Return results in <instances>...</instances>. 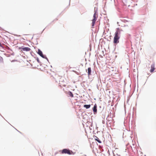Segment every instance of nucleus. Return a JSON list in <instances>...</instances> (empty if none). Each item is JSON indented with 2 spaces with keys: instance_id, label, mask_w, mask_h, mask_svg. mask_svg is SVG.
Here are the masks:
<instances>
[{
  "instance_id": "nucleus-1",
  "label": "nucleus",
  "mask_w": 156,
  "mask_h": 156,
  "mask_svg": "<svg viewBox=\"0 0 156 156\" xmlns=\"http://www.w3.org/2000/svg\"><path fill=\"white\" fill-rule=\"evenodd\" d=\"M120 34V30L118 29L115 32V36L114 38V43H118L119 42V39L120 37L119 35Z\"/></svg>"
},
{
  "instance_id": "nucleus-2",
  "label": "nucleus",
  "mask_w": 156,
  "mask_h": 156,
  "mask_svg": "<svg viewBox=\"0 0 156 156\" xmlns=\"http://www.w3.org/2000/svg\"><path fill=\"white\" fill-rule=\"evenodd\" d=\"M62 154H74V153H73L72 151H70L69 149H64L62 150L61 152Z\"/></svg>"
},
{
  "instance_id": "nucleus-3",
  "label": "nucleus",
  "mask_w": 156,
  "mask_h": 156,
  "mask_svg": "<svg viewBox=\"0 0 156 156\" xmlns=\"http://www.w3.org/2000/svg\"><path fill=\"white\" fill-rule=\"evenodd\" d=\"M98 18V16L97 15L96 13L95 12L93 15V18L92 20V27H94V25L96 21L97 20V19Z\"/></svg>"
},
{
  "instance_id": "nucleus-4",
  "label": "nucleus",
  "mask_w": 156,
  "mask_h": 156,
  "mask_svg": "<svg viewBox=\"0 0 156 156\" xmlns=\"http://www.w3.org/2000/svg\"><path fill=\"white\" fill-rule=\"evenodd\" d=\"M19 49L21 50V51H28L31 50L30 48L28 47H24L22 46L19 48Z\"/></svg>"
},
{
  "instance_id": "nucleus-5",
  "label": "nucleus",
  "mask_w": 156,
  "mask_h": 156,
  "mask_svg": "<svg viewBox=\"0 0 156 156\" xmlns=\"http://www.w3.org/2000/svg\"><path fill=\"white\" fill-rule=\"evenodd\" d=\"M38 53L42 58H46L44 57V55H43L41 51L39 49H38Z\"/></svg>"
},
{
  "instance_id": "nucleus-6",
  "label": "nucleus",
  "mask_w": 156,
  "mask_h": 156,
  "mask_svg": "<svg viewBox=\"0 0 156 156\" xmlns=\"http://www.w3.org/2000/svg\"><path fill=\"white\" fill-rule=\"evenodd\" d=\"M155 69V66L154 64L151 65V69L150 72L151 73L153 72Z\"/></svg>"
},
{
  "instance_id": "nucleus-7",
  "label": "nucleus",
  "mask_w": 156,
  "mask_h": 156,
  "mask_svg": "<svg viewBox=\"0 0 156 156\" xmlns=\"http://www.w3.org/2000/svg\"><path fill=\"white\" fill-rule=\"evenodd\" d=\"M97 107L96 105H94V106L93 107V111H94V113L97 112Z\"/></svg>"
},
{
  "instance_id": "nucleus-8",
  "label": "nucleus",
  "mask_w": 156,
  "mask_h": 156,
  "mask_svg": "<svg viewBox=\"0 0 156 156\" xmlns=\"http://www.w3.org/2000/svg\"><path fill=\"white\" fill-rule=\"evenodd\" d=\"M87 73H88V75H89L91 74V68L90 67H89L87 69Z\"/></svg>"
},
{
  "instance_id": "nucleus-9",
  "label": "nucleus",
  "mask_w": 156,
  "mask_h": 156,
  "mask_svg": "<svg viewBox=\"0 0 156 156\" xmlns=\"http://www.w3.org/2000/svg\"><path fill=\"white\" fill-rule=\"evenodd\" d=\"M68 94L71 97L73 98V95L71 92L70 91H69L68 93Z\"/></svg>"
},
{
  "instance_id": "nucleus-10",
  "label": "nucleus",
  "mask_w": 156,
  "mask_h": 156,
  "mask_svg": "<svg viewBox=\"0 0 156 156\" xmlns=\"http://www.w3.org/2000/svg\"><path fill=\"white\" fill-rule=\"evenodd\" d=\"M95 137L96 138H95V139L96 141H97L99 143H101V141L99 140V139L98 137H97L96 136H95Z\"/></svg>"
},
{
  "instance_id": "nucleus-11",
  "label": "nucleus",
  "mask_w": 156,
  "mask_h": 156,
  "mask_svg": "<svg viewBox=\"0 0 156 156\" xmlns=\"http://www.w3.org/2000/svg\"><path fill=\"white\" fill-rule=\"evenodd\" d=\"M90 105H85L83 106V107L84 108H85L87 109L89 108H90Z\"/></svg>"
},
{
  "instance_id": "nucleus-12",
  "label": "nucleus",
  "mask_w": 156,
  "mask_h": 156,
  "mask_svg": "<svg viewBox=\"0 0 156 156\" xmlns=\"http://www.w3.org/2000/svg\"><path fill=\"white\" fill-rule=\"evenodd\" d=\"M29 61V63L31 65H33V64H34V62L33 61H32V60H30Z\"/></svg>"
},
{
  "instance_id": "nucleus-13",
  "label": "nucleus",
  "mask_w": 156,
  "mask_h": 156,
  "mask_svg": "<svg viewBox=\"0 0 156 156\" xmlns=\"http://www.w3.org/2000/svg\"><path fill=\"white\" fill-rule=\"evenodd\" d=\"M32 60H34V62H39V59H32Z\"/></svg>"
},
{
  "instance_id": "nucleus-14",
  "label": "nucleus",
  "mask_w": 156,
  "mask_h": 156,
  "mask_svg": "<svg viewBox=\"0 0 156 156\" xmlns=\"http://www.w3.org/2000/svg\"><path fill=\"white\" fill-rule=\"evenodd\" d=\"M54 20L56 21L58 20V19H56Z\"/></svg>"
},
{
  "instance_id": "nucleus-15",
  "label": "nucleus",
  "mask_w": 156,
  "mask_h": 156,
  "mask_svg": "<svg viewBox=\"0 0 156 156\" xmlns=\"http://www.w3.org/2000/svg\"><path fill=\"white\" fill-rule=\"evenodd\" d=\"M115 83H114V84L113 85H113L115 86Z\"/></svg>"
},
{
  "instance_id": "nucleus-16",
  "label": "nucleus",
  "mask_w": 156,
  "mask_h": 156,
  "mask_svg": "<svg viewBox=\"0 0 156 156\" xmlns=\"http://www.w3.org/2000/svg\"><path fill=\"white\" fill-rule=\"evenodd\" d=\"M1 46V43H0V46Z\"/></svg>"
}]
</instances>
